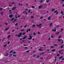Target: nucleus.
Returning a JSON list of instances; mask_svg holds the SVG:
<instances>
[{"instance_id":"nucleus-48","label":"nucleus","mask_w":64,"mask_h":64,"mask_svg":"<svg viewBox=\"0 0 64 64\" xmlns=\"http://www.w3.org/2000/svg\"><path fill=\"white\" fill-rule=\"evenodd\" d=\"M35 26L34 24H33L32 26V27H35Z\"/></svg>"},{"instance_id":"nucleus-11","label":"nucleus","mask_w":64,"mask_h":64,"mask_svg":"<svg viewBox=\"0 0 64 64\" xmlns=\"http://www.w3.org/2000/svg\"><path fill=\"white\" fill-rule=\"evenodd\" d=\"M23 13L24 14H27V12H24Z\"/></svg>"},{"instance_id":"nucleus-22","label":"nucleus","mask_w":64,"mask_h":64,"mask_svg":"<svg viewBox=\"0 0 64 64\" xmlns=\"http://www.w3.org/2000/svg\"><path fill=\"white\" fill-rule=\"evenodd\" d=\"M38 51H42V49H38Z\"/></svg>"},{"instance_id":"nucleus-16","label":"nucleus","mask_w":64,"mask_h":64,"mask_svg":"<svg viewBox=\"0 0 64 64\" xmlns=\"http://www.w3.org/2000/svg\"><path fill=\"white\" fill-rule=\"evenodd\" d=\"M30 31V29H29L27 31V32H28V31Z\"/></svg>"},{"instance_id":"nucleus-10","label":"nucleus","mask_w":64,"mask_h":64,"mask_svg":"<svg viewBox=\"0 0 64 64\" xmlns=\"http://www.w3.org/2000/svg\"><path fill=\"white\" fill-rule=\"evenodd\" d=\"M12 16H13V15L11 14V15H10L9 16V17H10V18H11V17H12Z\"/></svg>"},{"instance_id":"nucleus-50","label":"nucleus","mask_w":64,"mask_h":64,"mask_svg":"<svg viewBox=\"0 0 64 64\" xmlns=\"http://www.w3.org/2000/svg\"><path fill=\"white\" fill-rule=\"evenodd\" d=\"M51 38H53V36H51Z\"/></svg>"},{"instance_id":"nucleus-51","label":"nucleus","mask_w":64,"mask_h":64,"mask_svg":"<svg viewBox=\"0 0 64 64\" xmlns=\"http://www.w3.org/2000/svg\"><path fill=\"white\" fill-rule=\"evenodd\" d=\"M30 12V10H29L28 11V12L29 13Z\"/></svg>"},{"instance_id":"nucleus-47","label":"nucleus","mask_w":64,"mask_h":64,"mask_svg":"<svg viewBox=\"0 0 64 64\" xmlns=\"http://www.w3.org/2000/svg\"><path fill=\"white\" fill-rule=\"evenodd\" d=\"M13 51V50H11L10 51V53H11V52H12Z\"/></svg>"},{"instance_id":"nucleus-12","label":"nucleus","mask_w":64,"mask_h":64,"mask_svg":"<svg viewBox=\"0 0 64 64\" xmlns=\"http://www.w3.org/2000/svg\"><path fill=\"white\" fill-rule=\"evenodd\" d=\"M61 14H62V15H64V14H63V12H61Z\"/></svg>"},{"instance_id":"nucleus-61","label":"nucleus","mask_w":64,"mask_h":64,"mask_svg":"<svg viewBox=\"0 0 64 64\" xmlns=\"http://www.w3.org/2000/svg\"><path fill=\"white\" fill-rule=\"evenodd\" d=\"M2 8H0V10H2Z\"/></svg>"},{"instance_id":"nucleus-23","label":"nucleus","mask_w":64,"mask_h":64,"mask_svg":"<svg viewBox=\"0 0 64 64\" xmlns=\"http://www.w3.org/2000/svg\"><path fill=\"white\" fill-rule=\"evenodd\" d=\"M63 56H62V57H60L59 58V59H61L62 58H63Z\"/></svg>"},{"instance_id":"nucleus-64","label":"nucleus","mask_w":64,"mask_h":64,"mask_svg":"<svg viewBox=\"0 0 64 64\" xmlns=\"http://www.w3.org/2000/svg\"><path fill=\"white\" fill-rule=\"evenodd\" d=\"M64 60V58H63L62 59V60Z\"/></svg>"},{"instance_id":"nucleus-15","label":"nucleus","mask_w":64,"mask_h":64,"mask_svg":"<svg viewBox=\"0 0 64 64\" xmlns=\"http://www.w3.org/2000/svg\"><path fill=\"white\" fill-rule=\"evenodd\" d=\"M52 23H50V27H51L52 26Z\"/></svg>"},{"instance_id":"nucleus-7","label":"nucleus","mask_w":64,"mask_h":64,"mask_svg":"<svg viewBox=\"0 0 64 64\" xmlns=\"http://www.w3.org/2000/svg\"><path fill=\"white\" fill-rule=\"evenodd\" d=\"M56 31V29L55 28H54V29H53L52 30V31L53 32H55Z\"/></svg>"},{"instance_id":"nucleus-42","label":"nucleus","mask_w":64,"mask_h":64,"mask_svg":"<svg viewBox=\"0 0 64 64\" xmlns=\"http://www.w3.org/2000/svg\"><path fill=\"white\" fill-rule=\"evenodd\" d=\"M10 42H8V44H10Z\"/></svg>"},{"instance_id":"nucleus-20","label":"nucleus","mask_w":64,"mask_h":64,"mask_svg":"<svg viewBox=\"0 0 64 64\" xmlns=\"http://www.w3.org/2000/svg\"><path fill=\"white\" fill-rule=\"evenodd\" d=\"M58 42H60V41L61 40L60 39H58Z\"/></svg>"},{"instance_id":"nucleus-36","label":"nucleus","mask_w":64,"mask_h":64,"mask_svg":"<svg viewBox=\"0 0 64 64\" xmlns=\"http://www.w3.org/2000/svg\"><path fill=\"white\" fill-rule=\"evenodd\" d=\"M8 55V54H6V55L5 56H7Z\"/></svg>"},{"instance_id":"nucleus-18","label":"nucleus","mask_w":64,"mask_h":64,"mask_svg":"<svg viewBox=\"0 0 64 64\" xmlns=\"http://www.w3.org/2000/svg\"><path fill=\"white\" fill-rule=\"evenodd\" d=\"M17 20V19H15V20H14V21H13L12 22L13 23L14 22H15V21H16V20Z\"/></svg>"},{"instance_id":"nucleus-19","label":"nucleus","mask_w":64,"mask_h":64,"mask_svg":"<svg viewBox=\"0 0 64 64\" xmlns=\"http://www.w3.org/2000/svg\"><path fill=\"white\" fill-rule=\"evenodd\" d=\"M32 8H35V6H32Z\"/></svg>"},{"instance_id":"nucleus-63","label":"nucleus","mask_w":64,"mask_h":64,"mask_svg":"<svg viewBox=\"0 0 64 64\" xmlns=\"http://www.w3.org/2000/svg\"><path fill=\"white\" fill-rule=\"evenodd\" d=\"M61 31H63V28H62L61 30Z\"/></svg>"},{"instance_id":"nucleus-52","label":"nucleus","mask_w":64,"mask_h":64,"mask_svg":"<svg viewBox=\"0 0 64 64\" xmlns=\"http://www.w3.org/2000/svg\"><path fill=\"white\" fill-rule=\"evenodd\" d=\"M35 54H34L33 55V56L34 57H35Z\"/></svg>"},{"instance_id":"nucleus-39","label":"nucleus","mask_w":64,"mask_h":64,"mask_svg":"<svg viewBox=\"0 0 64 64\" xmlns=\"http://www.w3.org/2000/svg\"><path fill=\"white\" fill-rule=\"evenodd\" d=\"M26 33L24 32L22 34V35H24V34H25Z\"/></svg>"},{"instance_id":"nucleus-21","label":"nucleus","mask_w":64,"mask_h":64,"mask_svg":"<svg viewBox=\"0 0 64 64\" xmlns=\"http://www.w3.org/2000/svg\"><path fill=\"white\" fill-rule=\"evenodd\" d=\"M8 29H9V28H6V29L5 30L7 31V30H8Z\"/></svg>"},{"instance_id":"nucleus-60","label":"nucleus","mask_w":64,"mask_h":64,"mask_svg":"<svg viewBox=\"0 0 64 64\" xmlns=\"http://www.w3.org/2000/svg\"><path fill=\"white\" fill-rule=\"evenodd\" d=\"M64 0H62V2H64Z\"/></svg>"},{"instance_id":"nucleus-45","label":"nucleus","mask_w":64,"mask_h":64,"mask_svg":"<svg viewBox=\"0 0 64 64\" xmlns=\"http://www.w3.org/2000/svg\"><path fill=\"white\" fill-rule=\"evenodd\" d=\"M36 34L34 32V35H35Z\"/></svg>"},{"instance_id":"nucleus-56","label":"nucleus","mask_w":64,"mask_h":64,"mask_svg":"<svg viewBox=\"0 0 64 64\" xmlns=\"http://www.w3.org/2000/svg\"><path fill=\"white\" fill-rule=\"evenodd\" d=\"M59 54H57V56H59Z\"/></svg>"},{"instance_id":"nucleus-49","label":"nucleus","mask_w":64,"mask_h":64,"mask_svg":"<svg viewBox=\"0 0 64 64\" xmlns=\"http://www.w3.org/2000/svg\"><path fill=\"white\" fill-rule=\"evenodd\" d=\"M24 31V30H21V32H23Z\"/></svg>"},{"instance_id":"nucleus-25","label":"nucleus","mask_w":64,"mask_h":64,"mask_svg":"<svg viewBox=\"0 0 64 64\" xmlns=\"http://www.w3.org/2000/svg\"><path fill=\"white\" fill-rule=\"evenodd\" d=\"M61 38V36H58V38Z\"/></svg>"},{"instance_id":"nucleus-40","label":"nucleus","mask_w":64,"mask_h":64,"mask_svg":"<svg viewBox=\"0 0 64 64\" xmlns=\"http://www.w3.org/2000/svg\"><path fill=\"white\" fill-rule=\"evenodd\" d=\"M44 52H43L41 54H40V55H42V54H44Z\"/></svg>"},{"instance_id":"nucleus-38","label":"nucleus","mask_w":64,"mask_h":64,"mask_svg":"<svg viewBox=\"0 0 64 64\" xmlns=\"http://www.w3.org/2000/svg\"><path fill=\"white\" fill-rule=\"evenodd\" d=\"M7 46V45L6 44L4 46V47H6V46Z\"/></svg>"},{"instance_id":"nucleus-29","label":"nucleus","mask_w":64,"mask_h":64,"mask_svg":"<svg viewBox=\"0 0 64 64\" xmlns=\"http://www.w3.org/2000/svg\"><path fill=\"white\" fill-rule=\"evenodd\" d=\"M13 56H14V57H16L17 56L16 55H13Z\"/></svg>"},{"instance_id":"nucleus-46","label":"nucleus","mask_w":64,"mask_h":64,"mask_svg":"<svg viewBox=\"0 0 64 64\" xmlns=\"http://www.w3.org/2000/svg\"><path fill=\"white\" fill-rule=\"evenodd\" d=\"M50 39H51L50 38H49L48 39V40H50Z\"/></svg>"},{"instance_id":"nucleus-30","label":"nucleus","mask_w":64,"mask_h":64,"mask_svg":"<svg viewBox=\"0 0 64 64\" xmlns=\"http://www.w3.org/2000/svg\"><path fill=\"white\" fill-rule=\"evenodd\" d=\"M20 15H18V18H19V17H20Z\"/></svg>"},{"instance_id":"nucleus-34","label":"nucleus","mask_w":64,"mask_h":64,"mask_svg":"<svg viewBox=\"0 0 64 64\" xmlns=\"http://www.w3.org/2000/svg\"><path fill=\"white\" fill-rule=\"evenodd\" d=\"M34 18V16H31V18Z\"/></svg>"},{"instance_id":"nucleus-62","label":"nucleus","mask_w":64,"mask_h":64,"mask_svg":"<svg viewBox=\"0 0 64 64\" xmlns=\"http://www.w3.org/2000/svg\"><path fill=\"white\" fill-rule=\"evenodd\" d=\"M59 32H58L57 33H56V35H57V34H59Z\"/></svg>"},{"instance_id":"nucleus-41","label":"nucleus","mask_w":64,"mask_h":64,"mask_svg":"<svg viewBox=\"0 0 64 64\" xmlns=\"http://www.w3.org/2000/svg\"><path fill=\"white\" fill-rule=\"evenodd\" d=\"M5 25H8V24H7L6 23H5Z\"/></svg>"},{"instance_id":"nucleus-2","label":"nucleus","mask_w":64,"mask_h":64,"mask_svg":"<svg viewBox=\"0 0 64 64\" xmlns=\"http://www.w3.org/2000/svg\"><path fill=\"white\" fill-rule=\"evenodd\" d=\"M41 26H42V24H37L36 25V26H38V27H39V28H41Z\"/></svg>"},{"instance_id":"nucleus-5","label":"nucleus","mask_w":64,"mask_h":64,"mask_svg":"<svg viewBox=\"0 0 64 64\" xmlns=\"http://www.w3.org/2000/svg\"><path fill=\"white\" fill-rule=\"evenodd\" d=\"M62 51H63V50H61L59 51V53H60V54H63V53H61L62 52Z\"/></svg>"},{"instance_id":"nucleus-59","label":"nucleus","mask_w":64,"mask_h":64,"mask_svg":"<svg viewBox=\"0 0 64 64\" xmlns=\"http://www.w3.org/2000/svg\"><path fill=\"white\" fill-rule=\"evenodd\" d=\"M15 52H13V54H15Z\"/></svg>"},{"instance_id":"nucleus-35","label":"nucleus","mask_w":64,"mask_h":64,"mask_svg":"<svg viewBox=\"0 0 64 64\" xmlns=\"http://www.w3.org/2000/svg\"><path fill=\"white\" fill-rule=\"evenodd\" d=\"M14 20V18H12V21H13Z\"/></svg>"},{"instance_id":"nucleus-54","label":"nucleus","mask_w":64,"mask_h":64,"mask_svg":"<svg viewBox=\"0 0 64 64\" xmlns=\"http://www.w3.org/2000/svg\"><path fill=\"white\" fill-rule=\"evenodd\" d=\"M17 25H18V24L16 23L15 24V25L16 26H17Z\"/></svg>"},{"instance_id":"nucleus-14","label":"nucleus","mask_w":64,"mask_h":64,"mask_svg":"<svg viewBox=\"0 0 64 64\" xmlns=\"http://www.w3.org/2000/svg\"><path fill=\"white\" fill-rule=\"evenodd\" d=\"M55 51H56V50L53 49L52 50V52H54Z\"/></svg>"},{"instance_id":"nucleus-28","label":"nucleus","mask_w":64,"mask_h":64,"mask_svg":"<svg viewBox=\"0 0 64 64\" xmlns=\"http://www.w3.org/2000/svg\"><path fill=\"white\" fill-rule=\"evenodd\" d=\"M27 25H26L24 27V28H26V27H27Z\"/></svg>"},{"instance_id":"nucleus-26","label":"nucleus","mask_w":64,"mask_h":64,"mask_svg":"<svg viewBox=\"0 0 64 64\" xmlns=\"http://www.w3.org/2000/svg\"><path fill=\"white\" fill-rule=\"evenodd\" d=\"M50 18V17H48V20H50V18Z\"/></svg>"},{"instance_id":"nucleus-43","label":"nucleus","mask_w":64,"mask_h":64,"mask_svg":"<svg viewBox=\"0 0 64 64\" xmlns=\"http://www.w3.org/2000/svg\"><path fill=\"white\" fill-rule=\"evenodd\" d=\"M28 48L27 47H25V49H27Z\"/></svg>"},{"instance_id":"nucleus-24","label":"nucleus","mask_w":64,"mask_h":64,"mask_svg":"<svg viewBox=\"0 0 64 64\" xmlns=\"http://www.w3.org/2000/svg\"><path fill=\"white\" fill-rule=\"evenodd\" d=\"M10 35H9V36H8V38H10Z\"/></svg>"},{"instance_id":"nucleus-33","label":"nucleus","mask_w":64,"mask_h":64,"mask_svg":"<svg viewBox=\"0 0 64 64\" xmlns=\"http://www.w3.org/2000/svg\"><path fill=\"white\" fill-rule=\"evenodd\" d=\"M56 58H55L54 61V62H56Z\"/></svg>"},{"instance_id":"nucleus-4","label":"nucleus","mask_w":64,"mask_h":64,"mask_svg":"<svg viewBox=\"0 0 64 64\" xmlns=\"http://www.w3.org/2000/svg\"><path fill=\"white\" fill-rule=\"evenodd\" d=\"M54 13H56V15H57V14H58L59 13L58 12V11L57 10L55 11L54 12Z\"/></svg>"},{"instance_id":"nucleus-37","label":"nucleus","mask_w":64,"mask_h":64,"mask_svg":"<svg viewBox=\"0 0 64 64\" xmlns=\"http://www.w3.org/2000/svg\"><path fill=\"white\" fill-rule=\"evenodd\" d=\"M53 45H54V46H57V44H53Z\"/></svg>"},{"instance_id":"nucleus-31","label":"nucleus","mask_w":64,"mask_h":64,"mask_svg":"<svg viewBox=\"0 0 64 64\" xmlns=\"http://www.w3.org/2000/svg\"><path fill=\"white\" fill-rule=\"evenodd\" d=\"M29 52V50H28L26 52V53H28V52Z\"/></svg>"},{"instance_id":"nucleus-13","label":"nucleus","mask_w":64,"mask_h":64,"mask_svg":"<svg viewBox=\"0 0 64 64\" xmlns=\"http://www.w3.org/2000/svg\"><path fill=\"white\" fill-rule=\"evenodd\" d=\"M15 9H16V8H12V10H15Z\"/></svg>"},{"instance_id":"nucleus-17","label":"nucleus","mask_w":64,"mask_h":64,"mask_svg":"<svg viewBox=\"0 0 64 64\" xmlns=\"http://www.w3.org/2000/svg\"><path fill=\"white\" fill-rule=\"evenodd\" d=\"M55 10V8H54L53 9H52L51 10V11H54V10Z\"/></svg>"},{"instance_id":"nucleus-32","label":"nucleus","mask_w":64,"mask_h":64,"mask_svg":"<svg viewBox=\"0 0 64 64\" xmlns=\"http://www.w3.org/2000/svg\"><path fill=\"white\" fill-rule=\"evenodd\" d=\"M49 0H47L46 1V2H49Z\"/></svg>"},{"instance_id":"nucleus-53","label":"nucleus","mask_w":64,"mask_h":64,"mask_svg":"<svg viewBox=\"0 0 64 64\" xmlns=\"http://www.w3.org/2000/svg\"><path fill=\"white\" fill-rule=\"evenodd\" d=\"M51 48H54L53 46H51Z\"/></svg>"},{"instance_id":"nucleus-55","label":"nucleus","mask_w":64,"mask_h":64,"mask_svg":"<svg viewBox=\"0 0 64 64\" xmlns=\"http://www.w3.org/2000/svg\"><path fill=\"white\" fill-rule=\"evenodd\" d=\"M43 18V17L42 16L40 17V19H42V18Z\"/></svg>"},{"instance_id":"nucleus-27","label":"nucleus","mask_w":64,"mask_h":64,"mask_svg":"<svg viewBox=\"0 0 64 64\" xmlns=\"http://www.w3.org/2000/svg\"><path fill=\"white\" fill-rule=\"evenodd\" d=\"M18 5H20V6H21L22 5V4H18Z\"/></svg>"},{"instance_id":"nucleus-58","label":"nucleus","mask_w":64,"mask_h":64,"mask_svg":"<svg viewBox=\"0 0 64 64\" xmlns=\"http://www.w3.org/2000/svg\"><path fill=\"white\" fill-rule=\"evenodd\" d=\"M26 11H27V10H28V9L26 8Z\"/></svg>"},{"instance_id":"nucleus-1","label":"nucleus","mask_w":64,"mask_h":64,"mask_svg":"<svg viewBox=\"0 0 64 64\" xmlns=\"http://www.w3.org/2000/svg\"><path fill=\"white\" fill-rule=\"evenodd\" d=\"M22 33L21 32L20 33L19 35H18V36H17V35L16 34L15 36H18V37H20V36H21V35H22Z\"/></svg>"},{"instance_id":"nucleus-57","label":"nucleus","mask_w":64,"mask_h":64,"mask_svg":"<svg viewBox=\"0 0 64 64\" xmlns=\"http://www.w3.org/2000/svg\"><path fill=\"white\" fill-rule=\"evenodd\" d=\"M24 46H26V44H24Z\"/></svg>"},{"instance_id":"nucleus-9","label":"nucleus","mask_w":64,"mask_h":64,"mask_svg":"<svg viewBox=\"0 0 64 64\" xmlns=\"http://www.w3.org/2000/svg\"><path fill=\"white\" fill-rule=\"evenodd\" d=\"M42 8V5H40V6L38 7L39 9H40V8Z\"/></svg>"},{"instance_id":"nucleus-8","label":"nucleus","mask_w":64,"mask_h":64,"mask_svg":"<svg viewBox=\"0 0 64 64\" xmlns=\"http://www.w3.org/2000/svg\"><path fill=\"white\" fill-rule=\"evenodd\" d=\"M27 38V36H25L24 37V38H23V39H25L26 38Z\"/></svg>"},{"instance_id":"nucleus-3","label":"nucleus","mask_w":64,"mask_h":64,"mask_svg":"<svg viewBox=\"0 0 64 64\" xmlns=\"http://www.w3.org/2000/svg\"><path fill=\"white\" fill-rule=\"evenodd\" d=\"M29 38H28V39H29V40H31V39H32V37L31 36V35L30 34L29 35Z\"/></svg>"},{"instance_id":"nucleus-6","label":"nucleus","mask_w":64,"mask_h":64,"mask_svg":"<svg viewBox=\"0 0 64 64\" xmlns=\"http://www.w3.org/2000/svg\"><path fill=\"white\" fill-rule=\"evenodd\" d=\"M16 14L15 15L16 18H18V17H17V15H18V14H17V12H16Z\"/></svg>"},{"instance_id":"nucleus-44","label":"nucleus","mask_w":64,"mask_h":64,"mask_svg":"<svg viewBox=\"0 0 64 64\" xmlns=\"http://www.w3.org/2000/svg\"><path fill=\"white\" fill-rule=\"evenodd\" d=\"M63 45H62L61 46V48H63Z\"/></svg>"}]
</instances>
